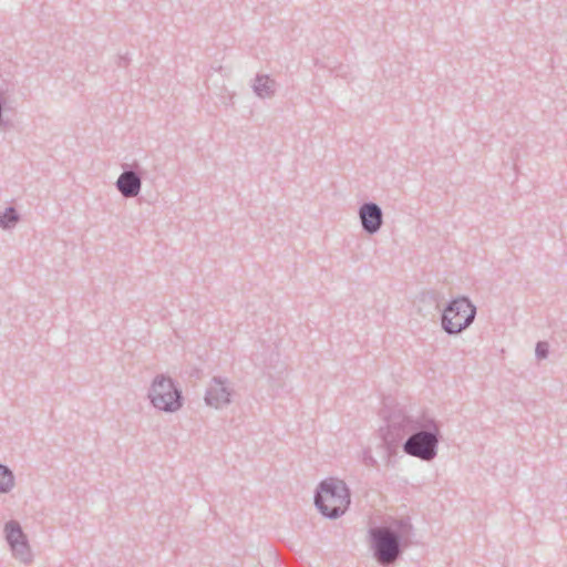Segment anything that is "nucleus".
Returning <instances> with one entry per match:
<instances>
[{
  "label": "nucleus",
  "instance_id": "7",
  "mask_svg": "<svg viewBox=\"0 0 567 567\" xmlns=\"http://www.w3.org/2000/svg\"><path fill=\"white\" fill-rule=\"evenodd\" d=\"M3 530L12 556L21 564L29 565L32 563L33 553L20 523L11 519L4 524Z\"/></svg>",
  "mask_w": 567,
  "mask_h": 567
},
{
  "label": "nucleus",
  "instance_id": "15",
  "mask_svg": "<svg viewBox=\"0 0 567 567\" xmlns=\"http://www.w3.org/2000/svg\"><path fill=\"white\" fill-rule=\"evenodd\" d=\"M361 461H362V463H363L365 466H368V467H374V468H377V467L379 466V463H378V461L374 458V456L372 455V453H371V450H370V449H365V450H363Z\"/></svg>",
  "mask_w": 567,
  "mask_h": 567
},
{
  "label": "nucleus",
  "instance_id": "13",
  "mask_svg": "<svg viewBox=\"0 0 567 567\" xmlns=\"http://www.w3.org/2000/svg\"><path fill=\"white\" fill-rule=\"evenodd\" d=\"M19 220L20 216L17 209L12 206L7 207L3 212L0 213V228L4 230L13 228Z\"/></svg>",
  "mask_w": 567,
  "mask_h": 567
},
{
  "label": "nucleus",
  "instance_id": "5",
  "mask_svg": "<svg viewBox=\"0 0 567 567\" xmlns=\"http://www.w3.org/2000/svg\"><path fill=\"white\" fill-rule=\"evenodd\" d=\"M476 317V307L467 297L452 299L441 316L442 329L450 336L461 333Z\"/></svg>",
  "mask_w": 567,
  "mask_h": 567
},
{
  "label": "nucleus",
  "instance_id": "8",
  "mask_svg": "<svg viewBox=\"0 0 567 567\" xmlns=\"http://www.w3.org/2000/svg\"><path fill=\"white\" fill-rule=\"evenodd\" d=\"M234 389L227 378L214 377L205 393V403L216 410L223 409L231 403Z\"/></svg>",
  "mask_w": 567,
  "mask_h": 567
},
{
  "label": "nucleus",
  "instance_id": "11",
  "mask_svg": "<svg viewBox=\"0 0 567 567\" xmlns=\"http://www.w3.org/2000/svg\"><path fill=\"white\" fill-rule=\"evenodd\" d=\"M251 89L259 99H271L276 95L278 83L268 74H257L252 80Z\"/></svg>",
  "mask_w": 567,
  "mask_h": 567
},
{
  "label": "nucleus",
  "instance_id": "10",
  "mask_svg": "<svg viewBox=\"0 0 567 567\" xmlns=\"http://www.w3.org/2000/svg\"><path fill=\"white\" fill-rule=\"evenodd\" d=\"M362 230L368 235H375L383 226L382 208L374 202L363 203L358 210Z\"/></svg>",
  "mask_w": 567,
  "mask_h": 567
},
{
  "label": "nucleus",
  "instance_id": "16",
  "mask_svg": "<svg viewBox=\"0 0 567 567\" xmlns=\"http://www.w3.org/2000/svg\"><path fill=\"white\" fill-rule=\"evenodd\" d=\"M6 104H7V100L3 96V93L0 91V128H4L9 124V121L4 120V115H3Z\"/></svg>",
  "mask_w": 567,
  "mask_h": 567
},
{
  "label": "nucleus",
  "instance_id": "14",
  "mask_svg": "<svg viewBox=\"0 0 567 567\" xmlns=\"http://www.w3.org/2000/svg\"><path fill=\"white\" fill-rule=\"evenodd\" d=\"M536 358L539 360L546 359L549 354V346L546 341H538L535 348Z\"/></svg>",
  "mask_w": 567,
  "mask_h": 567
},
{
  "label": "nucleus",
  "instance_id": "2",
  "mask_svg": "<svg viewBox=\"0 0 567 567\" xmlns=\"http://www.w3.org/2000/svg\"><path fill=\"white\" fill-rule=\"evenodd\" d=\"M441 439L439 422L433 417L422 415L419 417V424L414 431L402 444V449L410 456L430 462L437 455Z\"/></svg>",
  "mask_w": 567,
  "mask_h": 567
},
{
  "label": "nucleus",
  "instance_id": "1",
  "mask_svg": "<svg viewBox=\"0 0 567 567\" xmlns=\"http://www.w3.org/2000/svg\"><path fill=\"white\" fill-rule=\"evenodd\" d=\"M412 525L409 518L394 519L389 525L375 526L369 529L370 548L375 561L391 566L401 558L404 539L410 536Z\"/></svg>",
  "mask_w": 567,
  "mask_h": 567
},
{
  "label": "nucleus",
  "instance_id": "12",
  "mask_svg": "<svg viewBox=\"0 0 567 567\" xmlns=\"http://www.w3.org/2000/svg\"><path fill=\"white\" fill-rule=\"evenodd\" d=\"M16 486V477L9 466L0 463V494L10 493Z\"/></svg>",
  "mask_w": 567,
  "mask_h": 567
},
{
  "label": "nucleus",
  "instance_id": "3",
  "mask_svg": "<svg viewBox=\"0 0 567 567\" xmlns=\"http://www.w3.org/2000/svg\"><path fill=\"white\" fill-rule=\"evenodd\" d=\"M315 505L324 517L337 519L350 505V489L342 480L326 478L316 488Z\"/></svg>",
  "mask_w": 567,
  "mask_h": 567
},
{
  "label": "nucleus",
  "instance_id": "9",
  "mask_svg": "<svg viewBox=\"0 0 567 567\" xmlns=\"http://www.w3.org/2000/svg\"><path fill=\"white\" fill-rule=\"evenodd\" d=\"M123 168V172L115 182V186L123 197H136L141 193L142 188V177L138 172L140 165L137 163H134L131 166L126 164Z\"/></svg>",
  "mask_w": 567,
  "mask_h": 567
},
{
  "label": "nucleus",
  "instance_id": "4",
  "mask_svg": "<svg viewBox=\"0 0 567 567\" xmlns=\"http://www.w3.org/2000/svg\"><path fill=\"white\" fill-rule=\"evenodd\" d=\"M147 398L155 409L165 413H175L184 405L182 390L171 377L165 374H157L153 379Z\"/></svg>",
  "mask_w": 567,
  "mask_h": 567
},
{
  "label": "nucleus",
  "instance_id": "6",
  "mask_svg": "<svg viewBox=\"0 0 567 567\" xmlns=\"http://www.w3.org/2000/svg\"><path fill=\"white\" fill-rule=\"evenodd\" d=\"M419 424V417L409 416L403 410L393 411L386 420V431L383 433V447L388 456V464H392V456L396 454L400 442L410 436Z\"/></svg>",
  "mask_w": 567,
  "mask_h": 567
}]
</instances>
